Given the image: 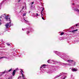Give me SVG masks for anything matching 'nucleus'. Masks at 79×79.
Masks as SVG:
<instances>
[{
  "instance_id": "obj_1",
  "label": "nucleus",
  "mask_w": 79,
  "mask_h": 79,
  "mask_svg": "<svg viewBox=\"0 0 79 79\" xmlns=\"http://www.w3.org/2000/svg\"><path fill=\"white\" fill-rule=\"evenodd\" d=\"M11 26V22H10V23H7V24H6L5 25V26L6 29H8V28L9 26L10 27Z\"/></svg>"
},
{
  "instance_id": "obj_2",
  "label": "nucleus",
  "mask_w": 79,
  "mask_h": 79,
  "mask_svg": "<svg viewBox=\"0 0 79 79\" xmlns=\"http://www.w3.org/2000/svg\"><path fill=\"white\" fill-rule=\"evenodd\" d=\"M47 66L46 64H44L42 65L41 67H40V68H45V66Z\"/></svg>"
},
{
  "instance_id": "obj_3",
  "label": "nucleus",
  "mask_w": 79,
  "mask_h": 79,
  "mask_svg": "<svg viewBox=\"0 0 79 79\" xmlns=\"http://www.w3.org/2000/svg\"><path fill=\"white\" fill-rule=\"evenodd\" d=\"M16 70H14L12 72V76H14L15 75V73H16Z\"/></svg>"
},
{
  "instance_id": "obj_4",
  "label": "nucleus",
  "mask_w": 79,
  "mask_h": 79,
  "mask_svg": "<svg viewBox=\"0 0 79 79\" xmlns=\"http://www.w3.org/2000/svg\"><path fill=\"white\" fill-rule=\"evenodd\" d=\"M78 70L76 69L75 68L74 69H72V70L73 72H74L75 71H78Z\"/></svg>"
},
{
  "instance_id": "obj_5",
  "label": "nucleus",
  "mask_w": 79,
  "mask_h": 79,
  "mask_svg": "<svg viewBox=\"0 0 79 79\" xmlns=\"http://www.w3.org/2000/svg\"><path fill=\"white\" fill-rule=\"evenodd\" d=\"M78 31V30L76 29V30H73L72 31H70V32H73V33H74V32H75V31Z\"/></svg>"
},
{
  "instance_id": "obj_6",
  "label": "nucleus",
  "mask_w": 79,
  "mask_h": 79,
  "mask_svg": "<svg viewBox=\"0 0 79 79\" xmlns=\"http://www.w3.org/2000/svg\"><path fill=\"white\" fill-rule=\"evenodd\" d=\"M67 61H68V62H69L70 63H71V62H73V61H74L73 60H67Z\"/></svg>"
},
{
  "instance_id": "obj_7",
  "label": "nucleus",
  "mask_w": 79,
  "mask_h": 79,
  "mask_svg": "<svg viewBox=\"0 0 79 79\" xmlns=\"http://www.w3.org/2000/svg\"><path fill=\"white\" fill-rule=\"evenodd\" d=\"M8 15L6 16V17H5L6 19L7 20L8 19Z\"/></svg>"
},
{
  "instance_id": "obj_8",
  "label": "nucleus",
  "mask_w": 79,
  "mask_h": 79,
  "mask_svg": "<svg viewBox=\"0 0 79 79\" xmlns=\"http://www.w3.org/2000/svg\"><path fill=\"white\" fill-rule=\"evenodd\" d=\"M44 8H43V9H42V10L41 11V15H42L41 16H42V15H43V14H42V11H44Z\"/></svg>"
},
{
  "instance_id": "obj_9",
  "label": "nucleus",
  "mask_w": 79,
  "mask_h": 79,
  "mask_svg": "<svg viewBox=\"0 0 79 79\" xmlns=\"http://www.w3.org/2000/svg\"><path fill=\"white\" fill-rule=\"evenodd\" d=\"M63 34H64V32H62L60 34V35H63Z\"/></svg>"
},
{
  "instance_id": "obj_10",
  "label": "nucleus",
  "mask_w": 79,
  "mask_h": 79,
  "mask_svg": "<svg viewBox=\"0 0 79 79\" xmlns=\"http://www.w3.org/2000/svg\"><path fill=\"white\" fill-rule=\"evenodd\" d=\"M12 70V69H10L8 71V72H11V70Z\"/></svg>"
},
{
  "instance_id": "obj_11",
  "label": "nucleus",
  "mask_w": 79,
  "mask_h": 79,
  "mask_svg": "<svg viewBox=\"0 0 79 79\" xmlns=\"http://www.w3.org/2000/svg\"><path fill=\"white\" fill-rule=\"evenodd\" d=\"M76 11H78V12H79V9H76Z\"/></svg>"
},
{
  "instance_id": "obj_12",
  "label": "nucleus",
  "mask_w": 79,
  "mask_h": 79,
  "mask_svg": "<svg viewBox=\"0 0 79 79\" xmlns=\"http://www.w3.org/2000/svg\"><path fill=\"white\" fill-rule=\"evenodd\" d=\"M6 73V71H5L4 72L2 73V74H5V73Z\"/></svg>"
},
{
  "instance_id": "obj_13",
  "label": "nucleus",
  "mask_w": 79,
  "mask_h": 79,
  "mask_svg": "<svg viewBox=\"0 0 79 79\" xmlns=\"http://www.w3.org/2000/svg\"><path fill=\"white\" fill-rule=\"evenodd\" d=\"M7 45H8V46H10V44H9L7 43Z\"/></svg>"
},
{
  "instance_id": "obj_14",
  "label": "nucleus",
  "mask_w": 79,
  "mask_h": 79,
  "mask_svg": "<svg viewBox=\"0 0 79 79\" xmlns=\"http://www.w3.org/2000/svg\"><path fill=\"white\" fill-rule=\"evenodd\" d=\"M5 58V57H2L0 58V59H2V58Z\"/></svg>"
},
{
  "instance_id": "obj_15",
  "label": "nucleus",
  "mask_w": 79,
  "mask_h": 79,
  "mask_svg": "<svg viewBox=\"0 0 79 79\" xmlns=\"http://www.w3.org/2000/svg\"><path fill=\"white\" fill-rule=\"evenodd\" d=\"M50 60H48V63H50Z\"/></svg>"
},
{
  "instance_id": "obj_16",
  "label": "nucleus",
  "mask_w": 79,
  "mask_h": 79,
  "mask_svg": "<svg viewBox=\"0 0 79 79\" xmlns=\"http://www.w3.org/2000/svg\"><path fill=\"white\" fill-rule=\"evenodd\" d=\"M21 71H20V72H21V73H23V71L22 69H21Z\"/></svg>"
},
{
  "instance_id": "obj_17",
  "label": "nucleus",
  "mask_w": 79,
  "mask_h": 79,
  "mask_svg": "<svg viewBox=\"0 0 79 79\" xmlns=\"http://www.w3.org/2000/svg\"><path fill=\"white\" fill-rule=\"evenodd\" d=\"M26 16V13L23 14V16Z\"/></svg>"
},
{
  "instance_id": "obj_18",
  "label": "nucleus",
  "mask_w": 79,
  "mask_h": 79,
  "mask_svg": "<svg viewBox=\"0 0 79 79\" xmlns=\"http://www.w3.org/2000/svg\"><path fill=\"white\" fill-rule=\"evenodd\" d=\"M42 19H43L44 20H45V19L43 17H42Z\"/></svg>"
},
{
  "instance_id": "obj_19",
  "label": "nucleus",
  "mask_w": 79,
  "mask_h": 79,
  "mask_svg": "<svg viewBox=\"0 0 79 79\" xmlns=\"http://www.w3.org/2000/svg\"><path fill=\"white\" fill-rule=\"evenodd\" d=\"M22 77L23 79H25V78L24 77V76H22Z\"/></svg>"
},
{
  "instance_id": "obj_20",
  "label": "nucleus",
  "mask_w": 79,
  "mask_h": 79,
  "mask_svg": "<svg viewBox=\"0 0 79 79\" xmlns=\"http://www.w3.org/2000/svg\"><path fill=\"white\" fill-rule=\"evenodd\" d=\"M29 33H30V31H28L27 33V34H29Z\"/></svg>"
},
{
  "instance_id": "obj_21",
  "label": "nucleus",
  "mask_w": 79,
  "mask_h": 79,
  "mask_svg": "<svg viewBox=\"0 0 79 79\" xmlns=\"http://www.w3.org/2000/svg\"><path fill=\"white\" fill-rule=\"evenodd\" d=\"M36 16H39V15H38V13H37L36 14Z\"/></svg>"
},
{
  "instance_id": "obj_22",
  "label": "nucleus",
  "mask_w": 79,
  "mask_h": 79,
  "mask_svg": "<svg viewBox=\"0 0 79 79\" xmlns=\"http://www.w3.org/2000/svg\"><path fill=\"white\" fill-rule=\"evenodd\" d=\"M24 8V7L23 6V7L22 9V10H23Z\"/></svg>"
},
{
  "instance_id": "obj_23",
  "label": "nucleus",
  "mask_w": 79,
  "mask_h": 79,
  "mask_svg": "<svg viewBox=\"0 0 79 79\" xmlns=\"http://www.w3.org/2000/svg\"><path fill=\"white\" fill-rule=\"evenodd\" d=\"M77 26H78V24H76V27H77Z\"/></svg>"
},
{
  "instance_id": "obj_24",
  "label": "nucleus",
  "mask_w": 79,
  "mask_h": 79,
  "mask_svg": "<svg viewBox=\"0 0 79 79\" xmlns=\"http://www.w3.org/2000/svg\"><path fill=\"white\" fill-rule=\"evenodd\" d=\"M6 73H8V72L6 70Z\"/></svg>"
},
{
  "instance_id": "obj_25",
  "label": "nucleus",
  "mask_w": 79,
  "mask_h": 79,
  "mask_svg": "<svg viewBox=\"0 0 79 79\" xmlns=\"http://www.w3.org/2000/svg\"><path fill=\"white\" fill-rule=\"evenodd\" d=\"M22 73V76H23V73Z\"/></svg>"
},
{
  "instance_id": "obj_26",
  "label": "nucleus",
  "mask_w": 79,
  "mask_h": 79,
  "mask_svg": "<svg viewBox=\"0 0 79 79\" xmlns=\"http://www.w3.org/2000/svg\"><path fill=\"white\" fill-rule=\"evenodd\" d=\"M32 4H34V2H33L32 3Z\"/></svg>"
},
{
  "instance_id": "obj_27",
  "label": "nucleus",
  "mask_w": 79,
  "mask_h": 79,
  "mask_svg": "<svg viewBox=\"0 0 79 79\" xmlns=\"http://www.w3.org/2000/svg\"><path fill=\"white\" fill-rule=\"evenodd\" d=\"M71 29H74V27H71Z\"/></svg>"
},
{
  "instance_id": "obj_28",
  "label": "nucleus",
  "mask_w": 79,
  "mask_h": 79,
  "mask_svg": "<svg viewBox=\"0 0 79 79\" xmlns=\"http://www.w3.org/2000/svg\"><path fill=\"white\" fill-rule=\"evenodd\" d=\"M9 19H10L9 21H10V18H9Z\"/></svg>"
},
{
  "instance_id": "obj_29",
  "label": "nucleus",
  "mask_w": 79,
  "mask_h": 79,
  "mask_svg": "<svg viewBox=\"0 0 79 79\" xmlns=\"http://www.w3.org/2000/svg\"><path fill=\"white\" fill-rule=\"evenodd\" d=\"M20 1H21V0H19V2Z\"/></svg>"
},
{
  "instance_id": "obj_30",
  "label": "nucleus",
  "mask_w": 79,
  "mask_h": 79,
  "mask_svg": "<svg viewBox=\"0 0 79 79\" xmlns=\"http://www.w3.org/2000/svg\"><path fill=\"white\" fill-rule=\"evenodd\" d=\"M1 24H2V23H1L0 22V25H1Z\"/></svg>"
},
{
  "instance_id": "obj_31",
  "label": "nucleus",
  "mask_w": 79,
  "mask_h": 79,
  "mask_svg": "<svg viewBox=\"0 0 79 79\" xmlns=\"http://www.w3.org/2000/svg\"><path fill=\"white\" fill-rule=\"evenodd\" d=\"M22 11L20 10V12H19V13H21V12Z\"/></svg>"
},
{
  "instance_id": "obj_32",
  "label": "nucleus",
  "mask_w": 79,
  "mask_h": 79,
  "mask_svg": "<svg viewBox=\"0 0 79 79\" xmlns=\"http://www.w3.org/2000/svg\"><path fill=\"white\" fill-rule=\"evenodd\" d=\"M73 5H74V3H73Z\"/></svg>"
},
{
  "instance_id": "obj_33",
  "label": "nucleus",
  "mask_w": 79,
  "mask_h": 79,
  "mask_svg": "<svg viewBox=\"0 0 79 79\" xmlns=\"http://www.w3.org/2000/svg\"><path fill=\"white\" fill-rule=\"evenodd\" d=\"M0 18H2V17H0Z\"/></svg>"
},
{
  "instance_id": "obj_34",
  "label": "nucleus",
  "mask_w": 79,
  "mask_h": 79,
  "mask_svg": "<svg viewBox=\"0 0 79 79\" xmlns=\"http://www.w3.org/2000/svg\"><path fill=\"white\" fill-rule=\"evenodd\" d=\"M0 21H1V19H0Z\"/></svg>"
},
{
  "instance_id": "obj_35",
  "label": "nucleus",
  "mask_w": 79,
  "mask_h": 79,
  "mask_svg": "<svg viewBox=\"0 0 79 79\" xmlns=\"http://www.w3.org/2000/svg\"><path fill=\"white\" fill-rule=\"evenodd\" d=\"M10 79V78H8V79Z\"/></svg>"
},
{
  "instance_id": "obj_36",
  "label": "nucleus",
  "mask_w": 79,
  "mask_h": 79,
  "mask_svg": "<svg viewBox=\"0 0 79 79\" xmlns=\"http://www.w3.org/2000/svg\"><path fill=\"white\" fill-rule=\"evenodd\" d=\"M4 15H5V16H6V15H5V14H4Z\"/></svg>"
},
{
  "instance_id": "obj_37",
  "label": "nucleus",
  "mask_w": 79,
  "mask_h": 79,
  "mask_svg": "<svg viewBox=\"0 0 79 79\" xmlns=\"http://www.w3.org/2000/svg\"><path fill=\"white\" fill-rule=\"evenodd\" d=\"M75 63H76V62H75Z\"/></svg>"
}]
</instances>
